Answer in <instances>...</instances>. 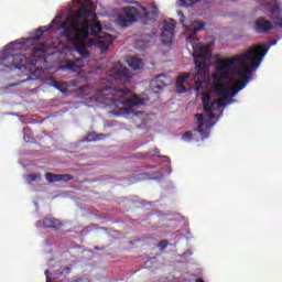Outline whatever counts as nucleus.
I'll return each instance as SVG.
<instances>
[{"mask_svg": "<svg viewBox=\"0 0 282 282\" xmlns=\"http://www.w3.org/2000/svg\"><path fill=\"white\" fill-rule=\"evenodd\" d=\"M61 28L66 41L72 43L75 52L85 58L89 56L87 39L89 36H100L102 33V25L96 21V12L85 4L80 6L72 20L62 22Z\"/></svg>", "mask_w": 282, "mask_h": 282, "instance_id": "1", "label": "nucleus"}, {"mask_svg": "<svg viewBox=\"0 0 282 282\" xmlns=\"http://www.w3.org/2000/svg\"><path fill=\"white\" fill-rule=\"evenodd\" d=\"M268 45L260 44L250 48L245 54L236 55L231 58H218L216 59L217 66L215 74L212 78L215 83H221V80H228L231 76L237 75V65H247L250 61L252 67H259L265 54H268Z\"/></svg>", "mask_w": 282, "mask_h": 282, "instance_id": "2", "label": "nucleus"}, {"mask_svg": "<svg viewBox=\"0 0 282 282\" xmlns=\"http://www.w3.org/2000/svg\"><path fill=\"white\" fill-rule=\"evenodd\" d=\"M99 91V102L112 109H118L120 105H123V107H140V105H144L140 97L133 95L129 88L117 89L111 86H101Z\"/></svg>", "mask_w": 282, "mask_h": 282, "instance_id": "3", "label": "nucleus"}, {"mask_svg": "<svg viewBox=\"0 0 282 282\" xmlns=\"http://www.w3.org/2000/svg\"><path fill=\"white\" fill-rule=\"evenodd\" d=\"M155 19H158V8L155 7L150 12L145 7H141V11H138L135 7H124L117 23L120 28H129L135 21H141V23L147 25L149 22L153 23Z\"/></svg>", "mask_w": 282, "mask_h": 282, "instance_id": "4", "label": "nucleus"}, {"mask_svg": "<svg viewBox=\"0 0 282 282\" xmlns=\"http://www.w3.org/2000/svg\"><path fill=\"white\" fill-rule=\"evenodd\" d=\"M14 45H17V42L9 43L0 53V65L2 67L9 69H28L29 65H36V61L21 54V52L14 48Z\"/></svg>", "mask_w": 282, "mask_h": 282, "instance_id": "5", "label": "nucleus"}, {"mask_svg": "<svg viewBox=\"0 0 282 282\" xmlns=\"http://www.w3.org/2000/svg\"><path fill=\"white\" fill-rule=\"evenodd\" d=\"M199 50L200 53L194 55L196 69V73L194 74V85L196 91L204 88V83H206V62L213 56L208 47L200 46Z\"/></svg>", "mask_w": 282, "mask_h": 282, "instance_id": "6", "label": "nucleus"}, {"mask_svg": "<svg viewBox=\"0 0 282 282\" xmlns=\"http://www.w3.org/2000/svg\"><path fill=\"white\" fill-rule=\"evenodd\" d=\"M175 25L177 22L173 19L163 21V30L161 32V41L163 45H171L173 43V36H175Z\"/></svg>", "mask_w": 282, "mask_h": 282, "instance_id": "7", "label": "nucleus"}, {"mask_svg": "<svg viewBox=\"0 0 282 282\" xmlns=\"http://www.w3.org/2000/svg\"><path fill=\"white\" fill-rule=\"evenodd\" d=\"M254 30L258 34H268V32L274 30V25H272V22L264 17H260L256 20Z\"/></svg>", "mask_w": 282, "mask_h": 282, "instance_id": "8", "label": "nucleus"}, {"mask_svg": "<svg viewBox=\"0 0 282 282\" xmlns=\"http://www.w3.org/2000/svg\"><path fill=\"white\" fill-rule=\"evenodd\" d=\"M112 78L120 85H129L131 83V75L127 67H121L112 74Z\"/></svg>", "mask_w": 282, "mask_h": 282, "instance_id": "9", "label": "nucleus"}, {"mask_svg": "<svg viewBox=\"0 0 282 282\" xmlns=\"http://www.w3.org/2000/svg\"><path fill=\"white\" fill-rule=\"evenodd\" d=\"M212 89L216 96L228 100L230 98V87L224 85L221 82H215L212 86Z\"/></svg>", "mask_w": 282, "mask_h": 282, "instance_id": "10", "label": "nucleus"}, {"mask_svg": "<svg viewBox=\"0 0 282 282\" xmlns=\"http://www.w3.org/2000/svg\"><path fill=\"white\" fill-rule=\"evenodd\" d=\"M248 63H250V61H247V64L245 66L240 65L241 68L237 70L238 76H240L241 78L238 80V83H245V87L250 82L252 69L256 68L254 66H252V64L251 67H248Z\"/></svg>", "mask_w": 282, "mask_h": 282, "instance_id": "11", "label": "nucleus"}, {"mask_svg": "<svg viewBox=\"0 0 282 282\" xmlns=\"http://www.w3.org/2000/svg\"><path fill=\"white\" fill-rule=\"evenodd\" d=\"M203 109L205 113H208L209 120H214L215 113V104H210V94L204 93L202 96Z\"/></svg>", "mask_w": 282, "mask_h": 282, "instance_id": "12", "label": "nucleus"}, {"mask_svg": "<svg viewBox=\"0 0 282 282\" xmlns=\"http://www.w3.org/2000/svg\"><path fill=\"white\" fill-rule=\"evenodd\" d=\"M82 57L76 58L75 61H69L67 64L63 66V69H70V72H76V69H80V67H85V58H89L91 53L87 57L80 55Z\"/></svg>", "mask_w": 282, "mask_h": 282, "instance_id": "13", "label": "nucleus"}, {"mask_svg": "<svg viewBox=\"0 0 282 282\" xmlns=\"http://www.w3.org/2000/svg\"><path fill=\"white\" fill-rule=\"evenodd\" d=\"M151 87H152L154 94H158V91H155V89H159V91L164 89V87H166V75H164V74L158 75L151 82Z\"/></svg>", "mask_w": 282, "mask_h": 282, "instance_id": "14", "label": "nucleus"}, {"mask_svg": "<svg viewBox=\"0 0 282 282\" xmlns=\"http://www.w3.org/2000/svg\"><path fill=\"white\" fill-rule=\"evenodd\" d=\"M42 226H44V228H52L53 230L58 231L63 224L54 217H45L42 220Z\"/></svg>", "mask_w": 282, "mask_h": 282, "instance_id": "15", "label": "nucleus"}, {"mask_svg": "<svg viewBox=\"0 0 282 282\" xmlns=\"http://www.w3.org/2000/svg\"><path fill=\"white\" fill-rule=\"evenodd\" d=\"M187 78H191V73H184L176 78V88L178 94H186V86H184V83H186Z\"/></svg>", "mask_w": 282, "mask_h": 282, "instance_id": "16", "label": "nucleus"}, {"mask_svg": "<svg viewBox=\"0 0 282 282\" xmlns=\"http://www.w3.org/2000/svg\"><path fill=\"white\" fill-rule=\"evenodd\" d=\"M279 12H281V7L275 3L271 8V14H273L272 19L275 23V26L279 28L280 30H282V17H279Z\"/></svg>", "mask_w": 282, "mask_h": 282, "instance_id": "17", "label": "nucleus"}, {"mask_svg": "<svg viewBox=\"0 0 282 282\" xmlns=\"http://www.w3.org/2000/svg\"><path fill=\"white\" fill-rule=\"evenodd\" d=\"M116 39L113 37V35H110V34H107L105 40H100L98 42V45L99 47L101 48V52L105 53V52H108L109 51V46L110 45H113V41Z\"/></svg>", "mask_w": 282, "mask_h": 282, "instance_id": "18", "label": "nucleus"}, {"mask_svg": "<svg viewBox=\"0 0 282 282\" xmlns=\"http://www.w3.org/2000/svg\"><path fill=\"white\" fill-rule=\"evenodd\" d=\"M111 134H105V133H96L90 132L87 134L86 138H84L83 142H98L100 140H105V138H109Z\"/></svg>", "mask_w": 282, "mask_h": 282, "instance_id": "19", "label": "nucleus"}, {"mask_svg": "<svg viewBox=\"0 0 282 282\" xmlns=\"http://www.w3.org/2000/svg\"><path fill=\"white\" fill-rule=\"evenodd\" d=\"M196 120H197V128L195 129V131H197L199 133V135L202 138H208V132H205L203 127H204V115L202 113H197L195 116Z\"/></svg>", "mask_w": 282, "mask_h": 282, "instance_id": "20", "label": "nucleus"}, {"mask_svg": "<svg viewBox=\"0 0 282 282\" xmlns=\"http://www.w3.org/2000/svg\"><path fill=\"white\" fill-rule=\"evenodd\" d=\"M202 30H204V22L202 21H195L193 23V28L189 34V39H195V35L197 34V32H202Z\"/></svg>", "mask_w": 282, "mask_h": 282, "instance_id": "21", "label": "nucleus"}, {"mask_svg": "<svg viewBox=\"0 0 282 282\" xmlns=\"http://www.w3.org/2000/svg\"><path fill=\"white\" fill-rule=\"evenodd\" d=\"M128 65L134 70L142 69V59L139 57H131L128 59Z\"/></svg>", "mask_w": 282, "mask_h": 282, "instance_id": "22", "label": "nucleus"}, {"mask_svg": "<svg viewBox=\"0 0 282 282\" xmlns=\"http://www.w3.org/2000/svg\"><path fill=\"white\" fill-rule=\"evenodd\" d=\"M241 89H246V83L236 82L235 87H231L229 90V96H237Z\"/></svg>", "mask_w": 282, "mask_h": 282, "instance_id": "23", "label": "nucleus"}, {"mask_svg": "<svg viewBox=\"0 0 282 282\" xmlns=\"http://www.w3.org/2000/svg\"><path fill=\"white\" fill-rule=\"evenodd\" d=\"M48 29L43 30L42 28H39L35 31V34L31 37L32 41H41V39H43V35L45 34V32H47Z\"/></svg>", "mask_w": 282, "mask_h": 282, "instance_id": "24", "label": "nucleus"}, {"mask_svg": "<svg viewBox=\"0 0 282 282\" xmlns=\"http://www.w3.org/2000/svg\"><path fill=\"white\" fill-rule=\"evenodd\" d=\"M45 180L47 182H50V184H54V183L58 182V174H54V173L47 172L45 174Z\"/></svg>", "mask_w": 282, "mask_h": 282, "instance_id": "25", "label": "nucleus"}, {"mask_svg": "<svg viewBox=\"0 0 282 282\" xmlns=\"http://www.w3.org/2000/svg\"><path fill=\"white\" fill-rule=\"evenodd\" d=\"M28 184H32L34 182H41V174H29L26 175Z\"/></svg>", "mask_w": 282, "mask_h": 282, "instance_id": "26", "label": "nucleus"}, {"mask_svg": "<svg viewBox=\"0 0 282 282\" xmlns=\"http://www.w3.org/2000/svg\"><path fill=\"white\" fill-rule=\"evenodd\" d=\"M30 79H22L18 83L9 84L3 87L4 90L12 89V87H19V85H23V83H28Z\"/></svg>", "mask_w": 282, "mask_h": 282, "instance_id": "27", "label": "nucleus"}, {"mask_svg": "<svg viewBox=\"0 0 282 282\" xmlns=\"http://www.w3.org/2000/svg\"><path fill=\"white\" fill-rule=\"evenodd\" d=\"M74 180L72 174H58V182H69Z\"/></svg>", "mask_w": 282, "mask_h": 282, "instance_id": "28", "label": "nucleus"}, {"mask_svg": "<svg viewBox=\"0 0 282 282\" xmlns=\"http://www.w3.org/2000/svg\"><path fill=\"white\" fill-rule=\"evenodd\" d=\"M226 100L227 99H225L224 97H221V99H217V100H214L213 102H212V105H214V106H216L217 105V107H218V109H221V107H226Z\"/></svg>", "mask_w": 282, "mask_h": 282, "instance_id": "29", "label": "nucleus"}, {"mask_svg": "<svg viewBox=\"0 0 282 282\" xmlns=\"http://www.w3.org/2000/svg\"><path fill=\"white\" fill-rule=\"evenodd\" d=\"M180 3L183 8H189V6H195V2H193V0H180Z\"/></svg>", "mask_w": 282, "mask_h": 282, "instance_id": "30", "label": "nucleus"}, {"mask_svg": "<svg viewBox=\"0 0 282 282\" xmlns=\"http://www.w3.org/2000/svg\"><path fill=\"white\" fill-rule=\"evenodd\" d=\"M182 138L185 140V142H191L193 140V132L186 131Z\"/></svg>", "mask_w": 282, "mask_h": 282, "instance_id": "31", "label": "nucleus"}, {"mask_svg": "<svg viewBox=\"0 0 282 282\" xmlns=\"http://www.w3.org/2000/svg\"><path fill=\"white\" fill-rule=\"evenodd\" d=\"M153 155H155V158H165L166 162H171V158L164 156V155H160V150L159 149H154L153 150Z\"/></svg>", "mask_w": 282, "mask_h": 282, "instance_id": "32", "label": "nucleus"}, {"mask_svg": "<svg viewBox=\"0 0 282 282\" xmlns=\"http://www.w3.org/2000/svg\"><path fill=\"white\" fill-rule=\"evenodd\" d=\"M119 113H122V115H128L131 113V108L127 107V106H123L121 108H119Z\"/></svg>", "mask_w": 282, "mask_h": 282, "instance_id": "33", "label": "nucleus"}, {"mask_svg": "<svg viewBox=\"0 0 282 282\" xmlns=\"http://www.w3.org/2000/svg\"><path fill=\"white\" fill-rule=\"evenodd\" d=\"M166 246H169V240H161L158 243V248H160V250H164V248H166Z\"/></svg>", "mask_w": 282, "mask_h": 282, "instance_id": "34", "label": "nucleus"}, {"mask_svg": "<svg viewBox=\"0 0 282 282\" xmlns=\"http://www.w3.org/2000/svg\"><path fill=\"white\" fill-rule=\"evenodd\" d=\"M270 45H271V46H272V45H276V40L271 41V42H270Z\"/></svg>", "mask_w": 282, "mask_h": 282, "instance_id": "35", "label": "nucleus"}, {"mask_svg": "<svg viewBox=\"0 0 282 282\" xmlns=\"http://www.w3.org/2000/svg\"><path fill=\"white\" fill-rule=\"evenodd\" d=\"M54 23H56V19L52 20L50 28H52V25H54Z\"/></svg>", "mask_w": 282, "mask_h": 282, "instance_id": "36", "label": "nucleus"}, {"mask_svg": "<svg viewBox=\"0 0 282 282\" xmlns=\"http://www.w3.org/2000/svg\"><path fill=\"white\" fill-rule=\"evenodd\" d=\"M33 52H41V48L35 47V48H33Z\"/></svg>", "mask_w": 282, "mask_h": 282, "instance_id": "37", "label": "nucleus"}, {"mask_svg": "<svg viewBox=\"0 0 282 282\" xmlns=\"http://www.w3.org/2000/svg\"><path fill=\"white\" fill-rule=\"evenodd\" d=\"M143 177H149V173L141 174Z\"/></svg>", "mask_w": 282, "mask_h": 282, "instance_id": "38", "label": "nucleus"}, {"mask_svg": "<svg viewBox=\"0 0 282 282\" xmlns=\"http://www.w3.org/2000/svg\"><path fill=\"white\" fill-rule=\"evenodd\" d=\"M47 274H50V271H45V275H46V280L50 279V276H47Z\"/></svg>", "mask_w": 282, "mask_h": 282, "instance_id": "39", "label": "nucleus"}, {"mask_svg": "<svg viewBox=\"0 0 282 282\" xmlns=\"http://www.w3.org/2000/svg\"><path fill=\"white\" fill-rule=\"evenodd\" d=\"M196 282H204V280H202V279H198V280H196Z\"/></svg>", "mask_w": 282, "mask_h": 282, "instance_id": "40", "label": "nucleus"}, {"mask_svg": "<svg viewBox=\"0 0 282 282\" xmlns=\"http://www.w3.org/2000/svg\"><path fill=\"white\" fill-rule=\"evenodd\" d=\"M46 282H52V279L47 278V279H46Z\"/></svg>", "mask_w": 282, "mask_h": 282, "instance_id": "41", "label": "nucleus"}, {"mask_svg": "<svg viewBox=\"0 0 282 282\" xmlns=\"http://www.w3.org/2000/svg\"><path fill=\"white\" fill-rule=\"evenodd\" d=\"M194 3H197L199 0H192Z\"/></svg>", "mask_w": 282, "mask_h": 282, "instance_id": "42", "label": "nucleus"}, {"mask_svg": "<svg viewBox=\"0 0 282 282\" xmlns=\"http://www.w3.org/2000/svg\"><path fill=\"white\" fill-rule=\"evenodd\" d=\"M89 6H90V8H93V4H91V3H89Z\"/></svg>", "mask_w": 282, "mask_h": 282, "instance_id": "43", "label": "nucleus"}, {"mask_svg": "<svg viewBox=\"0 0 282 282\" xmlns=\"http://www.w3.org/2000/svg\"><path fill=\"white\" fill-rule=\"evenodd\" d=\"M95 250H98V247H95Z\"/></svg>", "mask_w": 282, "mask_h": 282, "instance_id": "44", "label": "nucleus"}]
</instances>
